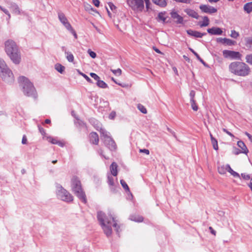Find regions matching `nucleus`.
Returning a JSON list of instances; mask_svg holds the SVG:
<instances>
[{
	"label": "nucleus",
	"instance_id": "obj_1",
	"mask_svg": "<svg viewBox=\"0 0 252 252\" xmlns=\"http://www.w3.org/2000/svg\"><path fill=\"white\" fill-rule=\"evenodd\" d=\"M97 218L99 224L106 236H109L111 235L112 227L115 228L117 232H119L120 226L118 225L117 220L111 212L107 215L102 211H98L97 214Z\"/></svg>",
	"mask_w": 252,
	"mask_h": 252
},
{
	"label": "nucleus",
	"instance_id": "obj_2",
	"mask_svg": "<svg viewBox=\"0 0 252 252\" xmlns=\"http://www.w3.org/2000/svg\"><path fill=\"white\" fill-rule=\"evenodd\" d=\"M18 81L25 95L34 98H37V95L35 89L32 83L28 78L23 76H20Z\"/></svg>",
	"mask_w": 252,
	"mask_h": 252
},
{
	"label": "nucleus",
	"instance_id": "obj_3",
	"mask_svg": "<svg viewBox=\"0 0 252 252\" xmlns=\"http://www.w3.org/2000/svg\"><path fill=\"white\" fill-rule=\"evenodd\" d=\"M229 70L232 73L240 76H247L251 72V69L247 64L240 62L231 63L229 65Z\"/></svg>",
	"mask_w": 252,
	"mask_h": 252
},
{
	"label": "nucleus",
	"instance_id": "obj_4",
	"mask_svg": "<svg viewBox=\"0 0 252 252\" xmlns=\"http://www.w3.org/2000/svg\"><path fill=\"white\" fill-rule=\"evenodd\" d=\"M0 75L4 81L11 83L14 81V75L12 71L8 67L5 62L1 59H0Z\"/></svg>",
	"mask_w": 252,
	"mask_h": 252
},
{
	"label": "nucleus",
	"instance_id": "obj_5",
	"mask_svg": "<svg viewBox=\"0 0 252 252\" xmlns=\"http://www.w3.org/2000/svg\"><path fill=\"white\" fill-rule=\"evenodd\" d=\"M71 187L74 193L84 203L87 202L85 194L81 187L80 181L77 177H73L71 180Z\"/></svg>",
	"mask_w": 252,
	"mask_h": 252
},
{
	"label": "nucleus",
	"instance_id": "obj_6",
	"mask_svg": "<svg viewBox=\"0 0 252 252\" xmlns=\"http://www.w3.org/2000/svg\"><path fill=\"white\" fill-rule=\"evenodd\" d=\"M97 129L100 131L101 138L104 140V143L106 146L111 151L115 150L116 149V145L110 136L109 133L101 127L98 126Z\"/></svg>",
	"mask_w": 252,
	"mask_h": 252
},
{
	"label": "nucleus",
	"instance_id": "obj_7",
	"mask_svg": "<svg viewBox=\"0 0 252 252\" xmlns=\"http://www.w3.org/2000/svg\"><path fill=\"white\" fill-rule=\"evenodd\" d=\"M57 194L59 198L64 201L70 202L73 200V196L62 187H58Z\"/></svg>",
	"mask_w": 252,
	"mask_h": 252
},
{
	"label": "nucleus",
	"instance_id": "obj_8",
	"mask_svg": "<svg viewBox=\"0 0 252 252\" xmlns=\"http://www.w3.org/2000/svg\"><path fill=\"white\" fill-rule=\"evenodd\" d=\"M4 50L7 55H8L12 52H14L19 50V48L16 43L13 40L8 39L4 43Z\"/></svg>",
	"mask_w": 252,
	"mask_h": 252
},
{
	"label": "nucleus",
	"instance_id": "obj_9",
	"mask_svg": "<svg viewBox=\"0 0 252 252\" xmlns=\"http://www.w3.org/2000/svg\"><path fill=\"white\" fill-rule=\"evenodd\" d=\"M127 3L134 10L141 11L144 9L143 0H127Z\"/></svg>",
	"mask_w": 252,
	"mask_h": 252
},
{
	"label": "nucleus",
	"instance_id": "obj_10",
	"mask_svg": "<svg viewBox=\"0 0 252 252\" xmlns=\"http://www.w3.org/2000/svg\"><path fill=\"white\" fill-rule=\"evenodd\" d=\"M222 54L225 58L235 60L241 59L242 55L239 52L225 50L222 51Z\"/></svg>",
	"mask_w": 252,
	"mask_h": 252
},
{
	"label": "nucleus",
	"instance_id": "obj_11",
	"mask_svg": "<svg viewBox=\"0 0 252 252\" xmlns=\"http://www.w3.org/2000/svg\"><path fill=\"white\" fill-rule=\"evenodd\" d=\"M7 55L14 64H19L20 63L21 61V54L19 49Z\"/></svg>",
	"mask_w": 252,
	"mask_h": 252
},
{
	"label": "nucleus",
	"instance_id": "obj_12",
	"mask_svg": "<svg viewBox=\"0 0 252 252\" xmlns=\"http://www.w3.org/2000/svg\"><path fill=\"white\" fill-rule=\"evenodd\" d=\"M58 18L60 21L62 23V24L64 26V27L67 30H71L72 28L69 22H68L67 18L65 17V15L62 12H59L58 13Z\"/></svg>",
	"mask_w": 252,
	"mask_h": 252
},
{
	"label": "nucleus",
	"instance_id": "obj_13",
	"mask_svg": "<svg viewBox=\"0 0 252 252\" xmlns=\"http://www.w3.org/2000/svg\"><path fill=\"white\" fill-rule=\"evenodd\" d=\"M199 8L202 12L210 14L215 13L218 11L216 8L208 4H201Z\"/></svg>",
	"mask_w": 252,
	"mask_h": 252
},
{
	"label": "nucleus",
	"instance_id": "obj_14",
	"mask_svg": "<svg viewBox=\"0 0 252 252\" xmlns=\"http://www.w3.org/2000/svg\"><path fill=\"white\" fill-rule=\"evenodd\" d=\"M9 8L14 14L20 15L21 13L20 9L19 8L18 5L15 3L11 2L10 4Z\"/></svg>",
	"mask_w": 252,
	"mask_h": 252
},
{
	"label": "nucleus",
	"instance_id": "obj_15",
	"mask_svg": "<svg viewBox=\"0 0 252 252\" xmlns=\"http://www.w3.org/2000/svg\"><path fill=\"white\" fill-rule=\"evenodd\" d=\"M187 32L189 35L195 37L201 38L203 36L206 35V33L205 32L201 33L196 31H193L192 30H187Z\"/></svg>",
	"mask_w": 252,
	"mask_h": 252
},
{
	"label": "nucleus",
	"instance_id": "obj_16",
	"mask_svg": "<svg viewBox=\"0 0 252 252\" xmlns=\"http://www.w3.org/2000/svg\"><path fill=\"white\" fill-rule=\"evenodd\" d=\"M207 32L212 35H221L222 33V30L218 27H212L208 29Z\"/></svg>",
	"mask_w": 252,
	"mask_h": 252
},
{
	"label": "nucleus",
	"instance_id": "obj_17",
	"mask_svg": "<svg viewBox=\"0 0 252 252\" xmlns=\"http://www.w3.org/2000/svg\"><path fill=\"white\" fill-rule=\"evenodd\" d=\"M217 41L218 42H220L222 44H226L227 45H234L235 43L234 41L226 38H218L217 39Z\"/></svg>",
	"mask_w": 252,
	"mask_h": 252
},
{
	"label": "nucleus",
	"instance_id": "obj_18",
	"mask_svg": "<svg viewBox=\"0 0 252 252\" xmlns=\"http://www.w3.org/2000/svg\"><path fill=\"white\" fill-rule=\"evenodd\" d=\"M184 11L190 17L196 19H198L199 18V16L198 13L193 9L187 8L184 10Z\"/></svg>",
	"mask_w": 252,
	"mask_h": 252
},
{
	"label": "nucleus",
	"instance_id": "obj_19",
	"mask_svg": "<svg viewBox=\"0 0 252 252\" xmlns=\"http://www.w3.org/2000/svg\"><path fill=\"white\" fill-rule=\"evenodd\" d=\"M118 165L115 162H113L110 166V174L113 176H116L118 174Z\"/></svg>",
	"mask_w": 252,
	"mask_h": 252
},
{
	"label": "nucleus",
	"instance_id": "obj_20",
	"mask_svg": "<svg viewBox=\"0 0 252 252\" xmlns=\"http://www.w3.org/2000/svg\"><path fill=\"white\" fill-rule=\"evenodd\" d=\"M170 14L171 17L174 20H176L177 23L179 24L183 23V17L179 15L176 12L172 11Z\"/></svg>",
	"mask_w": 252,
	"mask_h": 252
},
{
	"label": "nucleus",
	"instance_id": "obj_21",
	"mask_svg": "<svg viewBox=\"0 0 252 252\" xmlns=\"http://www.w3.org/2000/svg\"><path fill=\"white\" fill-rule=\"evenodd\" d=\"M47 140L53 144H57L60 147H63L64 143L63 141H59L57 138H53L52 137H48L47 138Z\"/></svg>",
	"mask_w": 252,
	"mask_h": 252
},
{
	"label": "nucleus",
	"instance_id": "obj_22",
	"mask_svg": "<svg viewBox=\"0 0 252 252\" xmlns=\"http://www.w3.org/2000/svg\"><path fill=\"white\" fill-rule=\"evenodd\" d=\"M90 140L94 144L97 145L99 141V138L97 134L95 132H92L90 134Z\"/></svg>",
	"mask_w": 252,
	"mask_h": 252
},
{
	"label": "nucleus",
	"instance_id": "obj_23",
	"mask_svg": "<svg viewBox=\"0 0 252 252\" xmlns=\"http://www.w3.org/2000/svg\"><path fill=\"white\" fill-rule=\"evenodd\" d=\"M237 145L241 149V152L247 154L249 152V150L247 149L245 143L242 141H239L237 142Z\"/></svg>",
	"mask_w": 252,
	"mask_h": 252
},
{
	"label": "nucleus",
	"instance_id": "obj_24",
	"mask_svg": "<svg viewBox=\"0 0 252 252\" xmlns=\"http://www.w3.org/2000/svg\"><path fill=\"white\" fill-rule=\"evenodd\" d=\"M152 1L161 7H165L167 3V0H152Z\"/></svg>",
	"mask_w": 252,
	"mask_h": 252
},
{
	"label": "nucleus",
	"instance_id": "obj_25",
	"mask_svg": "<svg viewBox=\"0 0 252 252\" xmlns=\"http://www.w3.org/2000/svg\"><path fill=\"white\" fill-rule=\"evenodd\" d=\"M129 219L131 220L139 222H142L143 220V218L142 216L135 215L130 216Z\"/></svg>",
	"mask_w": 252,
	"mask_h": 252
},
{
	"label": "nucleus",
	"instance_id": "obj_26",
	"mask_svg": "<svg viewBox=\"0 0 252 252\" xmlns=\"http://www.w3.org/2000/svg\"><path fill=\"white\" fill-rule=\"evenodd\" d=\"M227 170V164L218 166V171L220 174H224Z\"/></svg>",
	"mask_w": 252,
	"mask_h": 252
},
{
	"label": "nucleus",
	"instance_id": "obj_27",
	"mask_svg": "<svg viewBox=\"0 0 252 252\" xmlns=\"http://www.w3.org/2000/svg\"><path fill=\"white\" fill-rule=\"evenodd\" d=\"M244 10L247 13H250L252 11V2H248L244 6Z\"/></svg>",
	"mask_w": 252,
	"mask_h": 252
},
{
	"label": "nucleus",
	"instance_id": "obj_28",
	"mask_svg": "<svg viewBox=\"0 0 252 252\" xmlns=\"http://www.w3.org/2000/svg\"><path fill=\"white\" fill-rule=\"evenodd\" d=\"M203 22L202 23H199V26L200 27H204L208 26L209 25V19L208 17L204 16L203 18Z\"/></svg>",
	"mask_w": 252,
	"mask_h": 252
},
{
	"label": "nucleus",
	"instance_id": "obj_29",
	"mask_svg": "<svg viewBox=\"0 0 252 252\" xmlns=\"http://www.w3.org/2000/svg\"><path fill=\"white\" fill-rule=\"evenodd\" d=\"M65 55L67 60L70 63H73L74 61V56L70 52L64 51Z\"/></svg>",
	"mask_w": 252,
	"mask_h": 252
},
{
	"label": "nucleus",
	"instance_id": "obj_30",
	"mask_svg": "<svg viewBox=\"0 0 252 252\" xmlns=\"http://www.w3.org/2000/svg\"><path fill=\"white\" fill-rule=\"evenodd\" d=\"M84 8L86 11L89 12L91 13H92V12H94L98 13V12L97 11V10L94 9L92 7V6L88 3H84Z\"/></svg>",
	"mask_w": 252,
	"mask_h": 252
},
{
	"label": "nucleus",
	"instance_id": "obj_31",
	"mask_svg": "<svg viewBox=\"0 0 252 252\" xmlns=\"http://www.w3.org/2000/svg\"><path fill=\"white\" fill-rule=\"evenodd\" d=\"M166 17L165 16V12L159 13L157 18V20L158 22H165Z\"/></svg>",
	"mask_w": 252,
	"mask_h": 252
},
{
	"label": "nucleus",
	"instance_id": "obj_32",
	"mask_svg": "<svg viewBox=\"0 0 252 252\" xmlns=\"http://www.w3.org/2000/svg\"><path fill=\"white\" fill-rule=\"evenodd\" d=\"M227 171H228L229 173H230L231 174V175H232L234 177H238V178L240 177L239 174L238 173H237L236 172L233 171L229 164H227Z\"/></svg>",
	"mask_w": 252,
	"mask_h": 252
},
{
	"label": "nucleus",
	"instance_id": "obj_33",
	"mask_svg": "<svg viewBox=\"0 0 252 252\" xmlns=\"http://www.w3.org/2000/svg\"><path fill=\"white\" fill-rule=\"evenodd\" d=\"M55 69L60 73H63L65 67L60 63H57L55 66Z\"/></svg>",
	"mask_w": 252,
	"mask_h": 252
},
{
	"label": "nucleus",
	"instance_id": "obj_34",
	"mask_svg": "<svg viewBox=\"0 0 252 252\" xmlns=\"http://www.w3.org/2000/svg\"><path fill=\"white\" fill-rule=\"evenodd\" d=\"M115 177V176H113L112 174H108V183L109 185L112 186L114 185Z\"/></svg>",
	"mask_w": 252,
	"mask_h": 252
},
{
	"label": "nucleus",
	"instance_id": "obj_35",
	"mask_svg": "<svg viewBox=\"0 0 252 252\" xmlns=\"http://www.w3.org/2000/svg\"><path fill=\"white\" fill-rule=\"evenodd\" d=\"M246 45L252 50V38L248 37L246 39Z\"/></svg>",
	"mask_w": 252,
	"mask_h": 252
},
{
	"label": "nucleus",
	"instance_id": "obj_36",
	"mask_svg": "<svg viewBox=\"0 0 252 252\" xmlns=\"http://www.w3.org/2000/svg\"><path fill=\"white\" fill-rule=\"evenodd\" d=\"M97 85L101 88H106L107 87V85L103 81L98 79L97 81Z\"/></svg>",
	"mask_w": 252,
	"mask_h": 252
},
{
	"label": "nucleus",
	"instance_id": "obj_37",
	"mask_svg": "<svg viewBox=\"0 0 252 252\" xmlns=\"http://www.w3.org/2000/svg\"><path fill=\"white\" fill-rule=\"evenodd\" d=\"M137 108L138 110L142 113L143 114H147V111L146 108L144 106L141 104H138L137 105Z\"/></svg>",
	"mask_w": 252,
	"mask_h": 252
},
{
	"label": "nucleus",
	"instance_id": "obj_38",
	"mask_svg": "<svg viewBox=\"0 0 252 252\" xmlns=\"http://www.w3.org/2000/svg\"><path fill=\"white\" fill-rule=\"evenodd\" d=\"M212 144L213 145V148L215 150H218V141L216 138H212V140L211 141Z\"/></svg>",
	"mask_w": 252,
	"mask_h": 252
},
{
	"label": "nucleus",
	"instance_id": "obj_39",
	"mask_svg": "<svg viewBox=\"0 0 252 252\" xmlns=\"http://www.w3.org/2000/svg\"><path fill=\"white\" fill-rule=\"evenodd\" d=\"M190 103H191V106L192 109L195 111H197L198 106L196 105L194 99L190 100Z\"/></svg>",
	"mask_w": 252,
	"mask_h": 252
},
{
	"label": "nucleus",
	"instance_id": "obj_40",
	"mask_svg": "<svg viewBox=\"0 0 252 252\" xmlns=\"http://www.w3.org/2000/svg\"><path fill=\"white\" fill-rule=\"evenodd\" d=\"M189 50L194 54V55L196 57L197 59L201 62L203 64H205V62L200 57L199 55L196 53L193 49L189 48Z\"/></svg>",
	"mask_w": 252,
	"mask_h": 252
},
{
	"label": "nucleus",
	"instance_id": "obj_41",
	"mask_svg": "<svg viewBox=\"0 0 252 252\" xmlns=\"http://www.w3.org/2000/svg\"><path fill=\"white\" fill-rule=\"evenodd\" d=\"M246 61L247 63L252 65V54L246 56Z\"/></svg>",
	"mask_w": 252,
	"mask_h": 252
},
{
	"label": "nucleus",
	"instance_id": "obj_42",
	"mask_svg": "<svg viewBox=\"0 0 252 252\" xmlns=\"http://www.w3.org/2000/svg\"><path fill=\"white\" fill-rule=\"evenodd\" d=\"M127 192H128V194L127 193V199L133 200V196L132 194L131 193V192H130L128 186L127 185Z\"/></svg>",
	"mask_w": 252,
	"mask_h": 252
},
{
	"label": "nucleus",
	"instance_id": "obj_43",
	"mask_svg": "<svg viewBox=\"0 0 252 252\" xmlns=\"http://www.w3.org/2000/svg\"><path fill=\"white\" fill-rule=\"evenodd\" d=\"M78 73L81 75L84 78L86 79V80L89 83H92V80L85 74H84L83 73L80 72L79 70H78Z\"/></svg>",
	"mask_w": 252,
	"mask_h": 252
},
{
	"label": "nucleus",
	"instance_id": "obj_44",
	"mask_svg": "<svg viewBox=\"0 0 252 252\" xmlns=\"http://www.w3.org/2000/svg\"><path fill=\"white\" fill-rule=\"evenodd\" d=\"M230 36L234 38H237L239 36V34L235 30H232L231 32Z\"/></svg>",
	"mask_w": 252,
	"mask_h": 252
},
{
	"label": "nucleus",
	"instance_id": "obj_45",
	"mask_svg": "<svg viewBox=\"0 0 252 252\" xmlns=\"http://www.w3.org/2000/svg\"><path fill=\"white\" fill-rule=\"evenodd\" d=\"M88 53L89 54L90 57L93 59H94L96 57V54L94 51H92L91 49H89L87 51Z\"/></svg>",
	"mask_w": 252,
	"mask_h": 252
},
{
	"label": "nucleus",
	"instance_id": "obj_46",
	"mask_svg": "<svg viewBox=\"0 0 252 252\" xmlns=\"http://www.w3.org/2000/svg\"><path fill=\"white\" fill-rule=\"evenodd\" d=\"M242 153L241 151L236 147L233 148L232 153L235 155H238L240 153Z\"/></svg>",
	"mask_w": 252,
	"mask_h": 252
},
{
	"label": "nucleus",
	"instance_id": "obj_47",
	"mask_svg": "<svg viewBox=\"0 0 252 252\" xmlns=\"http://www.w3.org/2000/svg\"><path fill=\"white\" fill-rule=\"evenodd\" d=\"M116 116V113L115 111H112L109 115V119L110 120H113L115 118Z\"/></svg>",
	"mask_w": 252,
	"mask_h": 252
},
{
	"label": "nucleus",
	"instance_id": "obj_48",
	"mask_svg": "<svg viewBox=\"0 0 252 252\" xmlns=\"http://www.w3.org/2000/svg\"><path fill=\"white\" fill-rule=\"evenodd\" d=\"M90 76L96 81L100 79L99 77L94 73H91Z\"/></svg>",
	"mask_w": 252,
	"mask_h": 252
},
{
	"label": "nucleus",
	"instance_id": "obj_49",
	"mask_svg": "<svg viewBox=\"0 0 252 252\" xmlns=\"http://www.w3.org/2000/svg\"><path fill=\"white\" fill-rule=\"evenodd\" d=\"M139 152L142 153H144L147 155L150 154V151L148 149H140Z\"/></svg>",
	"mask_w": 252,
	"mask_h": 252
},
{
	"label": "nucleus",
	"instance_id": "obj_50",
	"mask_svg": "<svg viewBox=\"0 0 252 252\" xmlns=\"http://www.w3.org/2000/svg\"><path fill=\"white\" fill-rule=\"evenodd\" d=\"M241 176L242 178L245 180H249L250 179V176L245 173H242Z\"/></svg>",
	"mask_w": 252,
	"mask_h": 252
},
{
	"label": "nucleus",
	"instance_id": "obj_51",
	"mask_svg": "<svg viewBox=\"0 0 252 252\" xmlns=\"http://www.w3.org/2000/svg\"><path fill=\"white\" fill-rule=\"evenodd\" d=\"M195 95V92L194 91H191L189 93V96L190 97V100L194 99V96Z\"/></svg>",
	"mask_w": 252,
	"mask_h": 252
},
{
	"label": "nucleus",
	"instance_id": "obj_52",
	"mask_svg": "<svg viewBox=\"0 0 252 252\" xmlns=\"http://www.w3.org/2000/svg\"><path fill=\"white\" fill-rule=\"evenodd\" d=\"M113 72L116 75H120L121 74V70L120 69L113 70Z\"/></svg>",
	"mask_w": 252,
	"mask_h": 252
},
{
	"label": "nucleus",
	"instance_id": "obj_53",
	"mask_svg": "<svg viewBox=\"0 0 252 252\" xmlns=\"http://www.w3.org/2000/svg\"><path fill=\"white\" fill-rule=\"evenodd\" d=\"M68 31L70 32L71 33H72V34L76 39L77 38V35L75 31L73 29V28H72L71 30H68Z\"/></svg>",
	"mask_w": 252,
	"mask_h": 252
},
{
	"label": "nucleus",
	"instance_id": "obj_54",
	"mask_svg": "<svg viewBox=\"0 0 252 252\" xmlns=\"http://www.w3.org/2000/svg\"><path fill=\"white\" fill-rule=\"evenodd\" d=\"M4 13L7 15L8 18L7 19V20L8 21L9 20V19L11 18V15L9 13V12L8 11V10L6 9L4 11Z\"/></svg>",
	"mask_w": 252,
	"mask_h": 252
},
{
	"label": "nucleus",
	"instance_id": "obj_55",
	"mask_svg": "<svg viewBox=\"0 0 252 252\" xmlns=\"http://www.w3.org/2000/svg\"><path fill=\"white\" fill-rule=\"evenodd\" d=\"M110 8L111 9V10L113 11L114 10H115L116 9V6L112 3V2H109L108 3Z\"/></svg>",
	"mask_w": 252,
	"mask_h": 252
},
{
	"label": "nucleus",
	"instance_id": "obj_56",
	"mask_svg": "<svg viewBox=\"0 0 252 252\" xmlns=\"http://www.w3.org/2000/svg\"><path fill=\"white\" fill-rule=\"evenodd\" d=\"M222 130L225 132L226 133H227L228 135L230 136L231 137H234V135L231 133L229 131H228L225 128H222Z\"/></svg>",
	"mask_w": 252,
	"mask_h": 252
},
{
	"label": "nucleus",
	"instance_id": "obj_57",
	"mask_svg": "<svg viewBox=\"0 0 252 252\" xmlns=\"http://www.w3.org/2000/svg\"><path fill=\"white\" fill-rule=\"evenodd\" d=\"M38 128H39V130L40 131V132L41 133V134L43 135H44L45 134V131L44 130V129L40 127V126H38Z\"/></svg>",
	"mask_w": 252,
	"mask_h": 252
},
{
	"label": "nucleus",
	"instance_id": "obj_58",
	"mask_svg": "<svg viewBox=\"0 0 252 252\" xmlns=\"http://www.w3.org/2000/svg\"><path fill=\"white\" fill-rule=\"evenodd\" d=\"M27 142V139L26 135H24L22 138V143L23 144H26Z\"/></svg>",
	"mask_w": 252,
	"mask_h": 252
},
{
	"label": "nucleus",
	"instance_id": "obj_59",
	"mask_svg": "<svg viewBox=\"0 0 252 252\" xmlns=\"http://www.w3.org/2000/svg\"><path fill=\"white\" fill-rule=\"evenodd\" d=\"M93 2L94 4L96 6L98 7L99 5V0H93Z\"/></svg>",
	"mask_w": 252,
	"mask_h": 252
},
{
	"label": "nucleus",
	"instance_id": "obj_60",
	"mask_svg": "<svg viewBox=\"0 0 252 252\" xmlns=\"http://www.w3.org/2000/svg\"><path fill=\"white\" fill-rule=\"evenodd\" d=\"M120 182L123 188L126 189V183L125 182V181L124 180H121Z\"/></svg>",
	"mask_w": 252,
	"mask_h": 252
},
{
	"label": "nucleus",
	"instance_id": "obj_61",
	"mask_svg": "<svg viewBox=\"0 0 252 252\" xmlns=\"http://www.w3.org/2000/svg\"><path fill=\"white\" fill-rule=\"evenodd\" d=\"M209 230H210V232H211V233L212 234H213V235H215V236L216 235V231H215V230H214L213 229V228L211 226H210V227H209Z\"/></svg>",
	"mask_w": 252,
	"mask_h": 252
},
{
	"label": "nucleus",
	"instance_id": "obj_62",
	"mask_svg": "<svg viewBox=\"0 0 252 252\" xmlns=\"http://www.w3.org/2000/svg\"><path fill=\"white\" fill-rule=\"evenodd\" d=\"M153 49L158 53H159V54H162L159 49H158V48H157L156 47H153Z\"/></svg>",
	"mask_w": 252,
	"mask_h": 252
},
{
	"label": "nucleus",
	"instance_id": "obj_63",
	"mask_svg": "<svg viewBox=\"0 0 252 252\" xmlns=\"http://www.w3.org/2000/svg\"><path fill=\"white\" fill-rule=\"evenodd\" d=\"M145 0V3H146V7H147V9H148L149 5L150 4L149 0Z\"/></svg>",
	"mask_w": 252,
	"mask_h": 252
},
{
	"label": "nucleus",
	"instance_id": "obj_64",
	"mask_svg": "<svg viewBox=\"0 0 252 252\" xmlns=\"http://www.w3.org/2000/svg\"><path fill=\"white\" fill-rule=\"evenodd\" d=\"M248 186L250 188L251 190L252 191V178L251 179V182L248 184Z\"/></svg>",
	"mask_w": 252,
	"mask_h": 252
}]
</instances>
